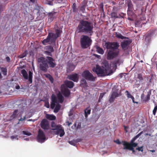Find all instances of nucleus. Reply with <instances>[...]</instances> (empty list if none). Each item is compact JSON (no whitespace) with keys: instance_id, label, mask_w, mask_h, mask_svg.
<instances>
[{"instance_id":"423d86ee","label":"nucleus","mask_w":157,"mask_h":157,"mask_svg":"<svg viewBox=\"0 0 157 157\" xmlns=\"http://www.w3.org/2000/svg\"><path fill=\"white\" fill-rule=\"evenodd\" d=\"M92 70L99 76H105L109 75V73H107V70H104V67L103 66L101 67L98 65H96V67H94Z\"/></svg>"},{"instance_id":"bb28decb","label":"nucleus","mask_w":157,"mask_h":157,"mask_svg":"<svg viewBox=\"0 0 157 157\" xmlns=\"http://www.w3.org/2000/svg\"><path fill=\"white\" fill-rule=\"evenodd\" d=\"M61 126V125H56L53 122L52 123L51 127L52 128V130H55L56 129H57L58 128H59Z\"/></svg>"},{"instance_id":"2f4dec72","label":"nucleus","mask_w":157,"mask_h":157,"mask_svg":"<svg viewBox=\"0 0 157 157\" xmlns=\"http://www.w3.org/2000/svg\"><path fill=\"white\" fill-rule=\"evenodd\" d=\"M115 36L118 38L124 39L125 37L123 36L121 33L116 32L115 33Z\"/></svg>"},{"instance_id":"6e6552de","label":"nucleus","mask_w":157,"mask_h":157,"mask_svg":"<svg viewBox=\"0 0 157 157\" xmlns=\"http://www.w3.org/2000/svg\"><path fill=\"white\" fill-rule=\"evenodd\" d=\"M21 72L25 79H28L29 83L30 84L32 83L33 82L32 78L33 77V73L32 71H29L28 73V75L27 72L25 69H23L22 70Z\"/></svg>"},{"instance_id":"c85d7f7f","label":"nucleus","mask_w":157,"mask_h":157,"mask_svg":"<svg viewBox=\"0 0 157 157\" xmlns=\"http://www.w3.org/2000/svg\"><path fill=\"white\" fill-rule=\"evenodd\" d=\"M91 109H90L89 107L87 108L84 110L85 117L86 118H87L88 115H89L90 113Z\"/></svg>"},{"instance_id":"f704fd0d","label":"nucleus","mask_w":157,"mask_h":157,"mask_svg":"<svg viewBox=\"0 0 157 157\" xmlns=\"http://www.w3.org/2000/svg\"><path fill=\"white\" fill-rule=\"evenodd\" d=\"M111 17L112 18H117L118 17L117 13L116 12H113L111 13Z\"/></svg>"},{"instance_id":"7ed1b4c3","label":"nucleus","mask_w":157,"mask_h":157,"mask_svg":"<svg viewBox=\"0 0 157 157\" xmlns=\"http://www.w3.org/2000/svg\"><path fill=\"white\" fill-rule=\"evenodd\" d=\"M94 26L91 22L82 19L80 21L77 27L78 33L88 34L91 36L93 33Z\"/></svg>"},{"instance_id":"5fc2aeb1","label":"nucleus","mask_w":157,"mask_h":157,"mask_svg":"<svg viewBox=\"0 0 157 157\" xmlns=\"http://www.w3.org/2000/svg\"><path fill=\"white\" fill-rule=\"evenodd\" d=\"M120 60L118 59L115 62V64L116 65V66L117 65H119L120 63Z\"/></svg>"},{"instance_id":"5701e85b","label":"nucleus","mask_w":157,"mask_h":157,"mask_svg":"<svg viewBox=\"0 0 157 157\" xmlns=\"http://www.w3.org/2000/svg\"><path fill=\"white\" fill-rule=\"evenodd\" d=\"M75 68V66L72 63H68L67 69V72H70L74 70Z\"/></svg>"},{"instance_id":"a18cd8bd","label":"nucleus","mask_w":157,"mask_h":157,"mask_svg":"<svg viewBox=\"0 0 157 157\" xmlns=\"http://www.w3.org/2000/svg\"><path fill=\"white\" fill-rule=\"evenodd\" d=\"M52 52H51L50 51H45L44 52V53L45 54H46L47 55H48V56H52V54L51 53Z\"/></svg>"},{"instance_id":"680f3d73","label":"nucleus","mask_w":157,"mask_h":157,"mask_svg":"<svg viewBox=\"0 0 157 157\" xmlns=\"http://www.w3.org/2000/svg\"><path fill=\"white\" fill-rule=\"evenodd\" d=\"M15 88L17 89H19L20 88V86L19 85H17L15 86Z\"/></svg>"},{"instance_id":"f257e3e1","label":"nucleus","mask_w":157,"mask_h":157,"mask_svg":"<svg viewBox=\"0 0 157 157\" xmlns=\"http://www.w3.org/2000/svg\"><path fill=\"white\" fill-rule=\"evenodd\" d=\"M55 33L51 32L49 33L47 38L42 41V43L44 45H46L48 43L51 45L45 47L44 50L51 52H54L53 46L54 47L56 46V40L60 36L62 31L60 29H56L55 30Z\"/></svg>"},{"instance_id":"de8ad7c7","label":"nucleus","mask_w":157,"mask_h":157,"mask_svg":"<svg viewBox=\"0 0 157 157\" xmlns=\"http://www.w3.org/2000/svg\"><path fill=\"white\" fill-rule=\"evenodd\" d=\"M4 6L2 4H0V13L4 10Z\"/></svg>"},{"instance_id":"dca6fc26","label":"nucleus","mask_w":157,"mask_h":157,"mask_svg":"<svg viewBox=\"0 0 157 157\" xmlns=\"http://www.w3.org/2000/svg\"><path fill=\"white\" fill-rule=\"evenodd\" d=\"M56 12H51L47 13L48 21L50 23L53 21L55 18H56L57 15Z\"/></svg>"},{"instance_id":"0eeeda50","label":"nucleus","mask_w":157,"mask_h":157,"mask_svg":"<svg viewBox=\"0 0 157 157\" xmlns=\"http://www.w3.org/2000/svg\"><path fill=\"white\" fill-rule=\"evenodd\" d=\"M37 62L39 63H40V70L44 72H47L49 66L45 60V58L43 57H40L38 59Z\"/></svg>"},{"instance_id":"37998d69","label":"nucleus","mask_w":157,"mask_h":157,"mask_svg":"<svg viewBox=\"0 0 157 157\" xmlns=\"http://www.w3.org/2000/svg\"><path fill=\"white\" fill-rule=\"evenodd\" d=\"M133 10H128L127 11V14L128 16H132L134 14L132 12Z\"/></svg>"},{"instance_id":"774afa93","label":"nucleus","mask_w":157,"mask_h":157,"mask_svg":"<svg viewBox=\"0 0 157 157\" xmlns=\"http://www.w3.org/2000/svg\"><path fill=\"white\" fill-rule=\"evenodd\" d=\"M24 140H26V141H28L29 140V138H25L24 139Z\"/></svg>"},{"instance_id":"e2e57ef3","label":"nucleus","mask_w":157,"mask_h":157,"mask_svg":"<svg viewBox=\"0 0 157 157\" xmlns=\"http://www.w3.org/2000/svg\"><path fill=\"white\" fill-rule=\"evenodd\" d=\"M94 56H95L96 57L98 58H99L101 57L100 56V55H98L97 54H95Z\"/></svg>"},{"instance_id":"a211bd4d","label":"nucleus","mask_w":157,"mask_h":157,"mask_svg":"<svg viewBox=\"0 0 157 157\" xmlns=\"http://www.w3.org/2000/svg\"><path fill=\"white\" fill-rule=\"evenodd\" d=\"M68 78L74 82H77L79 79V76L77 74L75 73L70 75L68 76Z\"/></svg>"},{"instance_id":"72a5a7b5","label":"nucleus","mask_w":157,"mask_h":157,"mask_svg":"<svg viewBox=\"0 0 157 157\" xmlns=\"http://www.w3.org/2000/svg\"><path fill=\"white\" fill-rule=\"evenodd\" d=\"M103 66L104 67V70H107V73H108V70L109 69V63L107 62H105L103 63Z\"/></svg>"},{"instance_id":"20e7f679","label":"nucleus","mask_w":157,"mask_h":157,"mask_svg":"<svg viewBox=\"0 0 157 157\" xmlns=\"http://www.w3.org/2000/svg\"><path fill=\"white\" fill-rule=\"evenodd\" d=\"M92 42L91 40L87 35H82L80 39V45L83 49L89 47Z\"/></svg>"},{"instance_id":"6ab92c4d","label":"nucleus","mask_w":157,"mask_h":157,"mask_svg":"<svg viewBox=\"0 0 157 157\" xmlns=\"http://www.w3.org/2000/svg\"><path fill=\"white\" fill-rule=\"evenodd\" d=\"M56 130V131L54 132L55 134L56 135L59 134V136L61 137L63 136L65 134L64 130L61 125L60 127Z\"/></svg>"},{"instance_id":"412c9836","label":"nucleus","mask_w":157,"mask_h":157,"mask_svg":"<svg viewBox=\"0 0 157 157\" xmlns=\"http://www.w3.org/2000/svg\"><path fill=\"white\" fill-rule=\"evenodd\" d=\"M130 43L128 40H125L124 42H122L121 44V47L124 51H125L127 49Z\"/></svg>"},{"instance_id":"603ef678","label":"nucleus","mask_w":157,"mask_h":157,"mask_svg":"<svg viewBox=\"0 0 157 157\" xmlns=\"http://www.w3.org/2000/svg\"><path fill=\"white\" fill-rule=\"evenodd\" d=\"M10 138L12 140L14 139H16L17 140H18V136L17 135L11 136H10Z\"/></svg>"},{"instance_id":"f03ea898","label":"nucleus","mask_w":157,"mask_h":157,"mask_svg":"<svg viewBox=\"0 0 157 157\" xmlns=\"http://www.w3.org/2000/svg\"><path fill=\"white\" fill-rule=\"evenodd\" d=\"M105 46L107 49V59L110 60L116 57L119 54L118 48L120 47L119 43L117 42L107 41L105 44Z\"/></svg>"},{"instance_id":"8fccbe9b","label":"nucleus","mask_w":157,"mask_h":157,"mask_svg":"<svg viewBox=\"0 0 157 157\" xmlns=\"http://www.w3.org/2000/svg\"><path fill=\"white\" fill-rule=\"evenodd\" d=\"M104 94L103 93H101L100 94L99 97V98L98 101L99 102L100 100H101L104 96Z\"/></svg>"},{"instance_id":"f8f14e48","label":"nucleus","mask_w":157,"mask_h":157,"mask_svg":"<svg viewBox=\"0 0 157 157\" xmlns=\"http://www.w3.org/2000/svg\"><path fill=\"white\" fill-rule=\"evenodd\" d=\"M110 97L109 99V101L110 103L113 102L115 98L119 96V94L118 93V90L115 88H113Z\"/></svg>"},{"instance_id":"b1692460","label":"nucleus","mask_w":157,"mask_h":157,"mask_svg":"<svg viewBox=\"0 0 157 157\" xmlns=\"http://www.w3.org/2000/svg\"><path fill=\"white\" fill-rule=\"evenodd\" d=\"M57 100L58 99V102L59 103H62L64 100V98L62 96L61 93L60 92H59L57 94Z\"/></svg>"},{"instance_id":"4468645a","label":"nucleus","mask_w":157,"mask_h":157,"mask_svg":"<svg viewBox=\"0 0 157 157\" xmlns=\"http://www.w3.org/2000/svg\"><path fill=\"white\" fill-rule=\"evenodd\" d=\"M155 29H151L148 31L145 34V40L149 43L151 37L155 34Z\"/></svg>"},{"instance_id":"79ce46f5","label":"nucleus","mask_w":157,"mask_h":157,"mask_svg":"<svg viewBox=\"0 0 157 157\" xmlns=\"http://www.w3.org/2000/svg\"><path fill=\"white\" fill-rule=\"evenodd\" d=\"M155 105L154 108L153 110V114L154 115H155L157 110V105L155 104Z\"/></svg>"},{"instance_id":"58836bf2","label":"nucleus","mask_w":157,"mask_h":157,"mask_svg":"<svg viewBox=\"0 0 157 157\" xmlns=\"http://www.w3.org/2000/svg\"><path fill=\"white\" fill-rule=\"evenodd\" d=\"M18 111L17 110H15L13 112L12 115H11V117L13 118H15L17 116Z\"/></svg>"},{"instance_id":"f3484780","label":"nucleus","mask_w":157,"mask_h":157,"mask_svg":"<svg viewBox=\"0 0 157 157\" xmlns=\"http://www.w3.org/2000/svg\"><path fill=\"white\" fill-rule=\"evenodd\" d=\"M40 126L41 128L44 129H48L49 126L48 121L46 119H43L40 123Z\"/></svg>"},{"instance_id":"c03bdc74","label":"nucleus","mask_w":157,"mask_h":157,"mask_svg":"<svg viewBox=\"0 0 157 157\" xmlns=\"http://www.w3.org/2000/svg\"><path fill=\"white\" fill-rule=\"evenodd\" d=\"M69 143L70 144L74 146H75L76 144L75 140H74L72 141H70L69 142Z\"/></svg>"},{"instance_id":"09e8293b","label":"nucleus","mask_w":157,"mask_h":157,"mask_svg":"<svg viewBox=\"0 0 157 157\" xmlns=\"http://www.w3.org/2000/svg\"><path fill=\"white\" fill-rule=\"evenodd\" d=\"M143 146L141 147H138L136 148V150H138L139 151H141V152H143Z\"/></svg>"},{"instance_id":"cd10ccee","label":"nucleus","mask_w":157,"mask_h":157,"mask_svg":"<svg viewBox=\"0 0 157 157\" xmlns=\"http://www.w3.org/2000/svg\"><path fill=\"white\" fill-rule=\"evenodd\" d=\"M95 47L96 48V50L98 53L102 55L104 54V51L102 48L98 46H96Z\"/></svg>"},{"instance_id":"a878e982","label":"nucleus","mask_w":157,"mask_h":157,"mask_svg":"<svg viewBox=\"0 0 157 157\" xmlns=\"http://www.w3.org/2000/svg\"><path fill=\"white\" fill-rule=\"evenodd\" d=\"M46 117L49 120L53 121L56 119V117L55 116L49 114H47L46 115Z\"/></svg>"},{"instance_id":"6e6d98bb","label":"nucleus","mask_w":157,"mask_h":157,"mask_svg":"<svg viewBox=\"0 0 157 157\" xmlns=\"http://www.w3.org/2000/svg\"><path fill=\"white\" fill-rule=\"evenodd\" d=\"M81 122H79L78 123L77 126V128H81Z\"/></svg>"},{"instance_id":"3c124183","label":"nucleus","mask_w":157,"mask_h":157,"mask_svg":"<svg viewBox=\"0 0 157 157\" xmlns=\"http://www.w3.org/2000/svg\"><path fill=\"white\" fill-rule=\"evenodd\" d=\"M27 53L26 52H25L22 54L20 55V58H23L26 56Z\"/></svg>"},{"instance_id":"69168bd1","label":"nucleus","mask_w":157,"mask_h":157,"mask_svg":"<svg viewBox=\"0 0 157 157\" xmlns=\"http://www.w3.org/2000/svg\"><path fill=\"white\" fill-rule=\"evenodd\" d=\"M30 2L33 3H34L35 2V0H30Z\"/></svg>"},{"instance_id":"bf43d9fd","label":"nucleus","mask_w":157,"mask_h":157,"mask_svg":"<svg viewBox=\"0 0 157 157\" xmlns=\"http://www.w3.org/2000/svg\"><path fill=\"white\" fill-rule=\"evenodd\" d=\"M6 59L7 62H9L10 61V59L9 56L6 57Z\"/></svg>"},{"instance_id":"49530a36","label":"nucleus","mask_w":157,"mask_h":157,"mask_svg":"<svg viewBox=\"0 0 157 157\" xmlns=\"http://www.w3.org/2000/svg\"><path fill=\"white\" fill-rule=\"evenodd\" d=\"M22 132L23 134L24 135H26L28 136H30L31 135V133L29 132H28L25 131H22Z\"/></svg>"},{"instance_id":"aec40b11","label":"nucleus","mask_w":157,"mask_h":157,"mask_svg":"<svg viewBox=\"0 0 157 157\" xmlns=\"http://www.w3.org/2000/svg\"><path fill=\"white\" fill-rule=\"evenodd\" d=\"M151 94V91H149L147 93L146 96L145 98H144V94H142L141 96V99L143 101L146 103L150 99V96Z\"/></svg>"},{"instance_id":"864d4df0","label":"nucleus","mask_w":157,"mask_h":157,"mask_svg":"<svg viewBox=\"0 0 157 157\" xmlns=\"http://www.w3.org/2000/svg\"><path fill=\"white\" fill-rule=\"evenodd\" d=\"M114 142L118 144H121L122 143H123L122 142H122H120L119 140L118 139H117L116 140H114Z\"/></svg>"},{"instance_id":"393cba45","label":"nucleus","mask_w":157,"mask_h":157,"mask_svg":"<svg viewBox=\"0 0 157 157\" xmlns=\"http://www.w3.org/2000/svg\"><path fill=\"white\" fill-rule=\"evenodd\" d=\"M80 86L83 88H85L87 86V83L86 80L82 78L81 80Z\"/></svg>"},{"instance_id":"13d9d810","label":"nucleus","mask_w":157,"mask_h":157,"mask_svg":"<svg viewBox=\"0 0 157 157\" xmlns=\"http://www.w3.org/2000/svg\"><path fill=\"white\" fill-rule=\"evenodd\" d=\"M131 99H132V102L133 103H136V104H138V102H136V101H135V98H134L133 97L132 98H131Z\"/></svg>"},{"instance_id":"1a4fd4ad","label":"nucleus","mask_w":157,"mask_h":157,"mask_svg":"<svg viewBox=\"0 0 157 157\" xmlns=\"http://www.w3.org/2000/svg\"><path fill=\"white\" fill-rule=\"evenodd\" d=\"M123 145L124 146V149H128L132 151L133 153L135 152V150L134 147H136L137 145V143H129L127 141H122Z\"/></svg>"},{"instance_id":"c756f323","label":"nucleus","mask_w":157,"mask_h":157,"mask_svg":"<svg viewBox=\"0 0 157 157\" xmlns=\"http://www.w3.org/2000/svg\"><path fill=\"white\" fill-rule=\"evenodd\" d=\"M82 5L80 8V10L83 13H84L86 6V3L85 2L82 3Z\"/></svg>"},{"instance_id":"4be33fe9","label":"nucleus","mask_w":157,"mask_h":157,"mask_svg":"<svg viewBox=\"0 0 157 157\" xmlns=\"http://www.w3.org/2000/svg\"><path fill=\"white\" fill-rule=\"evenodd\" d=\"M64 85H65V86H66L67 87L70 88H72L74 86V83L71 81L68 80H65L64 82Z\"/></svg>"},{"instance_id":"c9c22d12","label":"nucleus","mask_w":157,"mask_h":157,"mask_svg":"<svg viewBox=\"0 0 157 157\" xmlns=\"http://www.w3.org/2000/svg\"><path fill=\"white\" fill-rule=\"evenodd\" d=\"M44 75L45 77L47 78H48L51 82H53V78L49 74H45Z\"/></svg>"},{"instance_id":"e433bc0d","label":"nucleus","mask_w":157,"mask_h":157,"mask_svg":"<svg viewBox=\"0 0 157 157\" xmlns=\"http://www.w3.org/2000/svg\"><path fill=\"white\" fill-rule=\"evenodd\" d=\"M0 70L3 75L5 76L7 75V69L5 67H1Z\"/></svg>"},{"instance_id":"9d476101","label":"nucleus","mask_w":157,"mask_h":157,"mask_svg":"<svg viewBox=\"0 0 157 157\" xmlns=\"http://www.w3.org/2000/svg\"><path fill=\"white\" fill-rule=\"evenodd\" d=\"M82 77L88 81H94L95 80L96 78V77H94L88 70L84 71L82 74Z\"/></svg>"},{"instance_id":"a19ab883","label":"nucleus","mask_w":157,"mask_h":157,"mask_svg":"<svg viewBox=\"0 0 157 157\" xmlns=\"http://www.w3.org/2000/svg\"><path fill=\"white\" fill-rule=\"evenodd\" d=\"M73 11V12H75L76 11V4L75 3H74L72 6Z\"/></svg>"},{"instance_id":"473e14b6","label":"nucleus","mask_w":157,"mask_h":157,"mask_svg":"<svg viewBox=\"0 0 157 157\" xmlns=\"http://www.w3.org/2000/svg\"><path fill=\"white\" fill-rule=\"evenodd\" d=\"M142 133V132H140V133H139L138 135H136L135 137H133L132 140H131L130 142V143H134V142L135 141V140L138 138L140 136Z\"/></svg>"},{"instance_id":"052dcab7","label":"nucleus","mask_w":157,"mask_h":157,"mask_svg":"<svg viewBox=\"0 0 157 157\" xmlns=\"http://www.w3.org/2000/svg\"><path fill=\"white\" fill-rule=\"evenodd\" d=\"M25 117H24L23 118H22L21 117V118L19 120V121H23L24 120H25Z\"/></svg>"},{"instance_id":"39448f33","label":"nucleus","mask_w":157,"mask_h":157,"mask_svg":"<svg viewBox=\"0 0 157 157\" xmlns=\"http://www.w3.org/2000/svg\"><path fill=\"white\" fill-rule=\"evenodd\" d=\"M51 108L52 109H53L55 106L54 110V112L55 113H58L60 109L61 106L58 102L57 98L55 95H52L51 97Z\"/></svg>"},{"instance_id":"7c9ffc66","label":"nucleus","mask_w":157,"mask_h":157,"mask_svg":"<svg viewBox=\"0 0 157 157\" xmlns=\"http://www.w3.org/2000/svg\"><path fill=\"white\" fill-rule=\"evenodd\" d=\"M128 10H133V5L131 1H129L128 2Z\"/></svg>"},{"instance_id":"4d7b16f0","label":"nucleus","mask_w":157,"mask_h":157,"mask_svg":"<svg viewBox=\"0 0 157 157\" xmlns=\"http://www.w3.org/2000/svg\"><path fill=\"white\" fill-rule=\"evenodd\" d=\"M76 143H77L78 142H81L82 140V139H78L76 140H75Z\"/></svg>"},{"instance_id":"9b49d317","label":"nucleus","mask_w":157,"mask_h":157,"mask_svg":"<svg viewBox=\"0 0 157 157\" xmlns=\"http://www.w3.org/2000/svg\"><path fill=\"white\" fill-rule=\"evenodd\" d=\"M37 139L38 142L41 143L44 142L46 139L44 133L40 129L39 130Z\"/></svg>"},{"instance_id":"2eb2a0df","label":"nucleus","mask_w":157,"mask_h":157,"mask_svg":"<svg viewBox=\"0 0 157 157\" xmlns=\"http://www.w3.org/2000/svg\"><path fill=\"white\" fill-rule=\"evenodd\" d=\"M45 60L48 64H49L50 67L54 68L55 67L56 63L55 62V60L52 57L47 56Z\"/></svg>"},{"instance_id":"4c0bfd02","label":"nucleus","mask_w":157,"mask_h":157,"mask_svg":"<svg viewBox=\"0 0 157 157\" xmlns=\"http://www.w3.org/2000/svg\"><path fill=\"white\" fill-rule=\"evenodd\" d=\"M137 78L139 80V83L142 82L144 80L142 75L141 74H139L138 75Z\"/></svg>"},{"instance_id":"ddd939ff","label":"nucleus","mask_w":157,"mask_h":157,"mask_svg":"<svg viewBox=\"0 0 157 157\" xmlns=\"http://www.w3.org/2000/svg\"><path fill=\"white\" fill-rule=\"evenodd\" d=\"M61 94L66 97H68L71 94L70 90L65 86L64 84H62L61 86Z\"/></svg>"},{"instance_id":"338daca9","label":"nucleus","mask_w":157,"mask_h":157,"mask_svg":"<svg viewBox=\"0 0 157 157\" xmlns=\"http://www.w3.org/2000/svg\"><path fill=\"white\" fill-rule=\"evenodd\" d=\"M128 128V127L127 126H124V129L126 131V132H127V131L126 130V129H127Z\"/></svg>"},{"instance_id":"ea45409f","label":"nucleus","mask_w":157,"mask_h":157,"mask_svg":"<svg viewBox=\"0 0 157 157\" xmlns=\"http://www.w3.org/2000/svg\"><path fill=\"white\" fill-rule=\"evenodd\" d=\"M125 93L126 94V95L127 97L128 98H132L133 96L129 93V92L128 90H126L125 92Z\"/></svg>"},{"instance_id":"0e129e2a","label":"nucleus","mask_w":157,"mask_h":157,"mask_svg":"<svg viewBox=\"0 0 157 157\" xmlns=\"http://www.w3.org/2000/svg\"><path fill=\"white\" fill-rule=\"evenodd\" d=\"M45 106L47 108H49V104H46V105H45Z\"/></svg>"}]
</instances>
